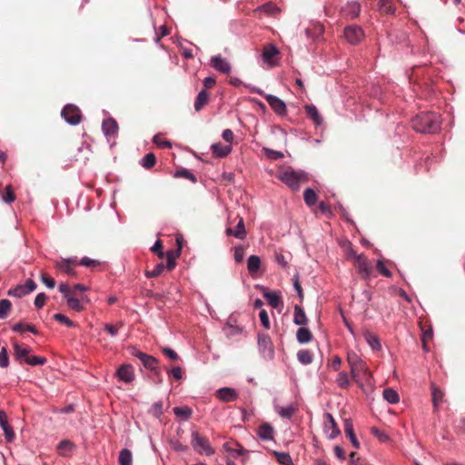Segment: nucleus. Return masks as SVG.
I'll list each match as a JSON object with an SVG mask.
<instances>
[{
	"mask_svg": "<svg viewBox=\"0 0 465 465\" xmlns=\"http://www.w3.org/2000/svg\"><path fill=\"white\" fill-rule=\"evenodd\" d=\"M61 115L71 125H77L81 122L80 110L74 104H66L63 108Z\"/></svg>",
	"mask_w": 465,
	"mask_h": 465,
	"instance_id": "423d86ee",
	"label": "nucleus"
},
{
	"mask_svg": "<svg viewBox=\"0 0 465 465\" xmlns=\"http://www.w3.org/2000/svg\"><path fill=\"white\" fill-rule=\"evenodd\" d=\"M297 359L302 364L307 365L312 361V354L309 350H302L298 351Z\"/></svg>",
	"mask_w": 465,
	"mask_h": 465,
	"instance_id": "58836bf2",
	"label": "nucleus"
},
{
	"mask_svg": "<svg viewBox=\"0 0 465 465\" xmlns=\"http://www.w3.org/2000/svg\"><path fill=\"white\" fill-rule=\"evenodd\" d=\"M117 376L124 382L129 383L133 381L134 379L133 367L128 364L122 365L117 371Z\"/></svg>",
	"mask_w": 465,
	"mask_h": 465,
	"instance_id": "4468645a",
	"label": "nucleus"
},
{
	"mask_svg": "<svg viewBox=\"0 0 465 465\" xmlns=\"http://www.w3.org/2000/svg\"><path fill=\"white\" fill-rule=\"evenodd\" d=\"M416 132L435 134L440 129V116L435 113H422L412 119Z\"/></svg>",
	"mask_w": 465,
	"mask_h": 465,
	"instance_id": "f257e3e1",
	"label": "nucleus"
},
{
	"mask_svg": "<svg viewBox=\"0 0 465 465\" xmlns=\"http://www.w3.org/2000/svg\"><path fill=\"white\" fill-rule=\"evenodd\" d=\"M251 92L257 93V94L264 96L267 103L269 104V105L274 111L275 114H277L279 115H283L286 114V111H287L286 104H285L284 101L282 100L281 98H279L273 94H264V92L258 87H252Z\"/></svg>",
	"mask_w": 465,
	"mask_h": 465,
	"instance_id": "7ed1b4c3",
	"label": "nucleus"
},
{
	"mask_svg": "<svg viewBox=\"0 0 465 465\" xmlns=\"http://www.w3.org/2000/svg\"><path fill=\"white\" fill-rule=\"evenodd\" d=\"M264 151L266 153V155L272 160H278L283 158V153L280 151H275L269 148H264Z\"/></svg>",
	"mask_w": 465,
	"mask_h": 465,
	"instance_id": "680f3d73",
	"label": "nucleus"
},
{
	"mask_svg": "<svg viewBox=\"0 0 465 465\" xmlns=\"http://www.w3.org/2000/svg\"><path fill=\"white\" fill-rule=\"evenodd\" d=\"M336 382L341 388H347L350 384V379L345 371H341L337 375Z\"/></svg>",
	"mask_w": 465,
	"mask_h": 465,
	"instance_id": "de8ad7c7",
	"label": "nucleus"
},
{
	"mask_svg": "<svg viewBox=\"0 0 465 465\" xmlns=\"http://www.w3.org/2000/svg\"><path fill=\"white\" fill-rule=\"evenodd\" d=\"M173 413L183 418V420H189L192 416V410L191 408L184 406V407H174L173 408Z\"/></svg>",
	"mask_w": 465,
	"mask_h": 465,
	"instance_id": "ea45409f",
	"label": "nucleus"
},
{
	"mask_svg": "<svg viewBox=\"0 0 465 465\" xmlns=\"http://www.w3.org/2000/svg\"><path fill=\"white\" fill-rule=\"evenodd\" d=\"M191 444L193 448L200 453H205L206 455H212L214 453L208 440L204 437L201 436L197 431H193L192 433Z\"/></svg>",
	"mask_w": 465,
	"mask_h": 465,
	"instance_id": "39448f33",
	"label": "nucleus"
},
{
	"mask_svg": "<svg viewBox=\"0 0 465 465\" xmlns=\"http://www.w3.org/2000/svg\"><path fill=\"white\" fill-rule=\"evenodd\" d=\"M3 201L6 203H11L15 200V193L11 185L5 187V193L3 194Z\"/></svg>",
	"mask_w": 465,
	"mask_h": 465,
	"instance_id": "5fc2aeb1",
	"label": "nucleus"
},
{
	"mask_svg": "<svg viewBox=\"0 0 465 465\" xmlns=\"http://www.w3.org/2000/svg\"><path fill=\"white\" fill-rule=\"evenodd\" d=\"M296 338L301 344H305L312 340V334L308 328L301 327L297 331Z\"/></svg>",
	"mask_w": 465,
	"mask_h": 465,
	"instance_id": "bb28decb",
	"label": "nucleus"
},
{
	"mask_svg": "<svg viewBox=\"0 0 465 465\" xmlns=\"http://www.w3.org/2000/svg\"><path fill=\"white\" fill-rule=\"evenodd\" d=\"M25 362L32 366L44 365L46 362V359L40 356H29V358L25 359Z\"/></svg>",
	"mask_w": 465,
	"mask_h": 465,
	"instance_id": "603ef678",
	"label": "nucleus"
},
{
	"mask_svg": "<svg viewBox=\"0 0 465 465\" xmlns=\"http://www.w3.org/2000/svg\"><path fill=\"white\" fill-rule=\"evenodd\" d=\"M213 153L217 157H224L232 151L231 145H222L220 143H213L212 145Z\"/></svg>",
	"mask_w": 465,
	"mask_h": 465,
	"instance_id": "f704fd0d",
	"label": "nucleus"
},
{
	"mask_svg": "<svg viewBox=\"0 0 465 465\" xmlns=\"http://www.w3.org/2000/svg\"><path fill=\"white\" fill-rule=\"evenodd\" d=\"M75 264L76 260L74 258L61 259L55 262V265L59 270L70 276H74L75 274V271L74 269Z\"/></svg>",
	"mask_w": 465,
	"mask_h": 465,
	"instance_id": "f8f14e48",
	"label": "nucleus"
},
{
	"mask_svg": "<svg viewBox=\"0 0 465 465\" xmlns=\"http://www.w3.org/2000/svg\"><path fill=\"white\" fill-rule=\"evenodd\" d=\"M324 33V26L317 21L310 22L308 27L305 29L307 38L312 41H318L322 38Z\"/></svg>",
	"mask_w": 465,
	"mask_h": 465,
	"instance_id": "1a4fd4ad",
	"label": "nucleus"
},
{
	"mask_svg": "<svg viewBox=\"0 0 465 465\" xmlns=\"http://www.w3.org/2000/svg\"><path fill=\"white\" fill-rule=\"evenodd\" d=\"M382 395L383 398L391 404L398 403L400 401L398 392L391 388L385 389L382 392Z\"/></svg>",
	"mask_w": 465,
	"mask_h": 465,
	"instance_id": "c9c22d12",
	"label": "nucleus"
},
{
	"mask_svg": "<svg viewBox=\"0 0 465 465\" xmlns=\"http://www.w3.org/2000/svg\"><path fill=\"white\" fill-rule=\"evenodd\" d=\"M168 374L172 375L175 380L179 381L182 379V369L180 367H173L168 371Z\"/></svg>",
	"mask_w": 465,
	"mask_h": 465,
	"instance_id": "774afa93",
	"label": "nucleus"
},
{
	"mask_svg": "<svg viewBox=\"0 0 465 465\" xmlns=\"http://www.w3.org/2000/svg\"><path fill=\"white\" fill-rule=\"evenodd\" d=\"M324 417V432L327 434L328 438L331 440L335 439L340 434V429L338 428V425L333 418V416L326 412L323 415Z\"/></svg>",
	"mask_w": 465,
	"mask_h": 465,
	"instance_id": "6e6552de",
	"label": "nucleus"
},
{
	"mask_svg": "<svg viewBox=\"0 0 465 465\" xmlns=\"http://www.w3.org/2000/svg\"><path fill=\"white\" fill-rule=\"evenodd\" d=\"M67 305L71 309L81 312L84 310V306L82 305V302H88V298L86 296L82 297V299H77L73 296H69L67 299Z\"/></svg>",
	"mask_w": 465,
	"mask_h": 465,
	"instance_id": "7c9ffc66",
	"label": "nucleus"
},
{
	"mask_svg": "<svg viewBox=\"0 0 465 465\" xmlns=\"http://www.w3.org/2000/svg\"><path fill=\"white\" fill-rule=\"evenodd\" d=\"M208 100L209 94L205 90L200 91L194 102L195 111L198 112L202 110V108L207 104Z\"/></svg>",
	"mask_w": 465,
	"mask_h": 465,
	"instance_id": "72a5a7b5",
	"label": "nucleus"
},
{
	"mask_svg": "<svg viewBox=\"0 0 465 465\" xmlns=\"http://www.w3.org/2000/svg\"><path fill=\"white\" fill-rule=\"evenodd\" d=\"M442 399H443V392L440 389H438L437 387H435L433 385L432 386V402H433V407L435 410L438 409L439 404L442 401Z\"/></svg>",
	"mask_w": 465,
	"mask_h": 465,
	"instance_id": "79ce46f5",
	"label": "nucleus"
},
{
	"mask_svg": "<svg viewBox=\"0 0 465 465\" xmlns=\"http://www.w3.org/2000/svg\"><path fill=\"white\" fill-rule=\"evenodd\" d=\"M143 365L146 369L153 371L154 374L159 377L158 381L162 382V378L160 377V370L158 368V361L154 357L148 355Z\"/></svg>",
	"mask_w": 465,
	"mask_h": 465,
	"instance_id": "393cba45",
	"label": "nucleus"
},
{
	"mask_svg": "<svg viewBox=\"0 0 465 465\" xmlns=\"http://www.w3.org/2000/svg\"><path fill=\"white\" fill-rule=\"evenodd\" d=\"M347 361L351 367V372L353 378H356V369L364 361L354 351H350L347 354Z\"/></svg>",
	"mask_w": 465,
	"mask_h": 465,
	"instance_id": "aec40b11",
	"label": "nucleus"
},
{
	"mask_svg": "<svg viewBox=\"0 0 465 465\" xmlns=\"http://www.w3.org/2000/svg\"><path fill=\"white\" fill-rule=\"evenodd\" d=\"M277 177L293 191L300 189L301 184L308 181V175L303 171L285 170Z\"/></svg>",
	"mask_w": 465,
	"mask_h": 465,
	"instance_id": "f03ea898",
	"label": "nucleus"
},
{
	"mask_svg": "<svg viewBox=\"0 0 465 465\" xmlns=\"http://www.w3.org/2000/svg\"><path fill=\"white\" fill-rule=\"evenodd\" d=\"M258 348L260 354L266 361H271L274 358V348L270 336L266 333L258 334Z\"/></svg>",
	"mask_w": 465,
	"mask_h": 465,
	"instance_id": "20e7f679",
	"label": "nucleus"
},
{
	"mask_svg": "<svg viewBox=\"0 0 465 465\" xmlns=\"http://www.w3.org/2000/svg\"><path fill=\"white\" fill-rule=\"evenodd\" d=\"M344 38L351 44V45H357L359 44L364 37L363 30L355 25H349L345 27L344 32Z\"/></svg>",
	"mask_w": 465,
	"mask_h": 465,
	"instance_id": "0eeeda50",
	"label": "nucleus"
},
{
	"mask_svg": "<svg viewBox=\"0 0 465 465\" xmlns=\"http://www.w3.org/2000/svg\"><path fill=\"white\" fill-rule=\"evenodd\" d=\"M102 129L106 137L113 136L117 133L118 125L114 119L108 118L103 122Z\"/></svg>",
	"mask_w": 465,
	"mask_h": 465,
	"instance_id": "412c9836",
	"label": "nucleus"
},
{
	"mask_svg": "<svg viewBox=\"0 0 465 465\" xmlns=\"http://www.w3.org/2000/svg\"><path fill=\"white\" fill-rule=\"evenodd\" d=\"M261 267V259L257 255H251L247 260V269L252 276L257 273Z\"/></svg>",
	"mask_w": 465,
	"mask_h": 465,
	"instance_id": "b1692460",
	"label": "nucleus"
},
{
	"mask_svg": "<svg viewBox=\"0 0 465 465\" xmlns=\"http://www.w3.org/2000/svg\"><path fill=\"white\" fill-rule=\"evenodd\" d=\"M216 395L222 401L231 402L238 398V393L232 388L223 387L216 391Z\"/></svg>",
	"mask_w": 465,
	"mask_h": 465,
	"instance_id": "ddd939ff",
	"label": "nucleus"
},
{
	"mask_svg": "<svg viewBox=\"0 0 465 465\" xmlns=\"http://www.w3.org/2000/svg\"><path fill=\"white\" fill-rule=\"evenodd\" d=\"M11 309V302L6 299L0 301V319H5Z\"/></svg>",
	"mask_w": 465,
	"mask_h": 465,
	"instance_id": "8fccbe9b",
	"label": "nucleus"
},
{
	"mask_svg": "<svg viewBox=\"0 0 465 465\" xmlns=\"http://www.w3.org/2000/svg\"><path fill=\"white\" fill-rule=\"evenodd\" d=\"M133 455L128 449H124L119 454V464L120 465H132Z\"/></svg>",
	"mask_w": 465,
	"mask_h": 465,
	"instance_id": "4c0bfd02",
	"label": "nucleus"
},
{
	"mask_svg": "<svg viewBox=\"0 0 465 465\" xmlns=\"http://www.w3.org/2000/svg\"><path fill=\"white\" fill-rule=\"evenodd\" d=\"M245 255V249L243 246L239 245L234 248V260L237 263L243 261Z\"/></svg>",
	"mask_w": 465,
	"mask_h": 465,
	"instance_id": "4d7b16f0",
	"label": "nucleus"
},
{
	"mask_svg": "<svg viewBox=\"0 0 465 465\" xmlns=\"http://www.w3.org/2000/svg\"><path fill=\"white\" fill-rule=\"evenodd\" d=\"M211 65L223 74H227L232 71L231 64L220 54L211 58Z\"/></svg>",
	"mask_w": 465,
	"mask_h": 465,
	"instance_id": "9b49d317",
	"label": "nucleus"
},
{
	"mask_svg": "<svg viewBox=\"0 0 465 465\" xmlns=\"http://www.w3.org/2000/svg\"><path fill=\"white\" fill-rule=\"evenodd\" d=\"M279 54V49L273 45H265L262 51V61L270 67L276 65V56Z\"/></svg>",
	"mask_w": 465,
	"mask_h": 465,
	"instance_id": "9d476101",
	"label": "nucleus"
},
{
	"mask_svg": "<svg viewBox=\"0 0 465 465\" xmlns=\"http://www.w3.org/2000/svg\"><path fill=\"white\" fill-rule=\"evenodd\" d=\"M380 10L386 14H393L395 8L392 6L390 0H380L379 2Z\"/></svg>",
	"mask_w": 465,
	"mask_h": 465,
	"instance_id": "3c124183",
	"label": "nucleus"
},
{
	"mask_svg": "<svg viewBox=\"0 0 465 465\" xmlns=\"http://www.w3.org/2000/svg\"><path fill=\"white\" fill-rule=\"evenodd\" d=\"M7 293L9 296H14L17 298H21L28 294L23 284H18L15 288L10 289Z\"/></svg>",
	"mask_w": 465,
	"mask_h": 465,
	"instance_id": "49530a36",
	"label": "nucleus"
},
{
	"mask_svg": "<svg viewBox=\"0 0 465 465\" xmlns=\"http://www.w3.org/2000/svg\"><path fill=\"white\" fill-rule=\"evenodd\" d=\"M333 451H334V454L337 457V459H339L341 461L345 460V459H346L345 451L341 446H339V445L334 446Z\"/></svg>",
	"mask_w": 465,
	"mask_h": 465,
	"instance_id": "338daca9",
	"label": "nucleus"
},
{
	"mask_svg": "<svg viewBox=\"0 0 465 465\" xmlns=\"http://www.w3.org/2000/svg\"><path fill=\"white\" fill-rule=\"evenodd\" d=\"M15 356L18 361H25L26 358H29L31 351L29 347L22 346L17 342L14 343Z\"/></svg>",
	"mask_w": 465,
	"mask_h": 465,
	"instance_id": "5701e85b",
	"label": "nucleus"
},
{
	"mask_svg": "<svg viewBox=\"0 0 465 465\" xmlns=\"http://www.w3.org/2000/svg\"><path fill=\"white\" fill-rule=\"evenodd\" d=\"M164 269V265L163 263L157 264L152 271L146 272V277L153 278L159 276Z\"/></svg>",
	"mask_w": 465,
	"mask_h": 465,
	"instance_id": "bf43d9fd",
	"label": "nucleus"
},
{
	"mask_svg": "<svg viewBox=\"0 0 465 465\" xmlns=\"http://www.w3.org/2000/svg\"><path fill=\"white\" fill-rule=\"evenodd\" d=\"M46 302V296L45 293H38L35 299V305L37 308H42Z\"/></svg>",
	"mask_w": 465,
	"mask_h": 465,
	"instance_id": "69168bd1",
	"label": "nucleus"
},
{
	"mask_svg": "<svg viewBox=\"0 0 465 465\" xmlns=\"http://www.w3.org/2000/svg\"><path fill=\"white\" fill-rule=\"evenodd\" d=\"M0 426L4 430L5 437L7 441H12L15 438V433L12 428L8 425L7 415L4 411H0Z\"/></svg>",
	"mask_w": 465,
	"mask_h": 465,
	"instance_id": "2eb2a0df",
	"label": "nucleus"
},
{
	"mask_svg": "<svg viewBox=\"0 0 465 465\" xmlns=\"http://www.w3.org/2000/svg\"><path fill=\"white\" fill-rule=\"evenodd\" d=\"M358 376H361L362 379H364L366 381L371 380V374L366 365L365 362L361 363L357 369H356V378Z\"/></svg>",
	"mask_w": 465,
	"mask_h": 465,
	"instance_id": "a19ab883",
	"label": "nucleus"
},
{
	"mask_svg": "<svg viewBox=\"0 0 465 465\" xmlns=\"http://www.w3.org/2000/svg\"><path fill=\"white\" fill-rule=\"evenodd\" d=\"M57 448L62 455H67L72 451L74 444L70 440H64L58 444Z\"/></svg>",
	"mask_w": 465,
	"mask_h": 465,
	"instance_id": "a18cd8bd",
	"label": "nucleus"
},
{
	"mask_svg": "<svg viewBox=\"0 0 465 465\" xmlns=\"http://www.w3.org/2000/svg\"><path fill=\"white\" fill-rule=\"evenodd\" d=\"M341 12L345 16L355 18L361 12V5L358 2L351 1L347 3L346 5L342 7Z\"/></svg>",
	"mask_w": 465,
	"mask_h": 465,
	"instance_id": "a211bd4d",
	"label": "nucleus"
},
{
	"mask_svg": "<svg viewBox=\"0 0 465 465\" xmlns=\"http://www.w3.org/2000/svg\"><path fill=\"white\" fill-rule=\"evenodd\" d=\"M175 177H183L188 179L193 183L196 182L195 175L187 169L179 170L174 174Z\"/></svg>",
	"mask_w": 465,
	"mask_h": 465,
	"instance_id": "864d4df0",
	"label": "nucleus"
},
{
	"mask_svg": "<svg viewBox=\"0 0 465 465\" xmlns=\"http://www.w3.org/2000/svg\"><path fill=\"white\" fill-rule=\"evenodd\" d=\"M258 436L262 440H270L273 438V429L269 424L262 425L258 430Z\"/></svg>",
	"mask_w": 465,
	"mask_h": 465,
	"instance_id": "473e14b6",
	"label": "nucleus"
},
{
	"mask_svg": "<svg viewBox=\"0 0 465 465\" xmlns=\"http://www.w3.org/2000/svg\"><path fill=\"white\" fill-rule=\"evenodd\" d=\"M277 460L282 465H294L292 459L287 452H275Z\"/></svg>",
	"mask_w": 465,
	"mask_h": 465,
	"instance_id": "c03bdc74",
	"label": "nucleus"
},
{
	"mask_svg": "<svg viewBox=\"0 0 465 465\" xmlns=\"http://www.w3.org/2000/svg\"><path fill=\"white\" fill-rule=\"evenodd\" d=\"M356 260V266L359 269L360 272L362 274L364 278H368L371 275V266L369 260L364 257L362 254H359Z\"/></svg>",
	"mask_w": 465,
	"mask_h": 465,
	"instance_id": "dca6fc26",
	"label": "nucleus"
},
{
	"mask_svg": "<svg viewBox=\"0 0 465 465\" xmlns=\"http://www.w3.org/2000/svg\"><path fill=\"white\" fill-rule=\"evenodd\" d=\"M344 431L346 436L350 439L352 446L355 449H360V442L354 433L353 424L350 419H346L344 421Z\"/></svg>",
	"mask_w": 465,
	"mask_h": 465,
	"instance_id": "6ab92c4d",
	"label": "nucleus"
},
{
	"mask_svg": "<svg viewBox=\"0 0 465 465\" xmlns=\"http://www.w3.org/2000/svg\"><path fill=\"white\" fill-rule=\"evenodd\" d=\"M304 202L308 206H312L317 202V194L312 188H307L303 193Z\"/></svg>",
	"mask_w": 465,
	"mask_h": 465,
	"instance_id": "e433bc0d",
	"label": "nucleus"
},
{
	"mask_svg": "<svg viewBox=\"0 0 465 465\" xmlns=\"http://www.w3.org/2000/svg\"><path fill=\"white\" fill-rule=\"evenodd\" d=\"M263 297L266 299L269 305L272 308H278L281 304V298L276 292H264Z\"/></svg>",
	"mask_w": 465,
	"mask_h": 465,
	"instance_id": "c756f323",
	"label": "nucleus"
},
{
	"mask_svg": "<svg viewBox=\"0 0 465 465\" xmlns=\"http://www.w3.org/2000/svg\"><path fill=\"white\" fill-rule=\"evenodd\" d=\"M255 11H260V12H262L268 15H276L277 14L280 13V9L278 8V6H276L272 2H268L262 5H260L259 7H257L255 9Z\"/></svg>",
	"mask_w": 465,
	"mask_h": 465,
	"instance_id": "2f4dec72",
	"label": "nucleus"
},
{
	"mask_svg": "<svg viewBox=\"0 0 465 465\" xmlns=\"http://www.w3.org/2000/svg\"><path fill=\"white\" fill-rule=\"evenodd\" d=\"M9 365V357L7 353V350L5 347H3L0 351V367L7 368Z\"/></svg>",
	"mask_w": 465,
	"mask_h": 465,
	"instance_id": "6e6d98bb",
	"label": "nucleus"
},
{
	"mask_svg": "<svg viewBox=\"0 0 465 465\" xmlns=\"http://www.w3.org/2000/svg\"><path fill=\"white\" fill-rule=\"evenodd\" d=\"M275 411L282 418L291 419L296 411V408L293 404H289L287 406H276Z\"/></svg>",
	"mask_w": 465,
	"mask_h": 465,
	"instance_id": "cd10ccee",
	"label": "nucleus"
},
{
	"mask_svg": "<svg viewBox=\"0 0 465 465\" xmlns=\"http://www.w3.org/2000/svg\"><path fill=\"white\" fill-rule=\"evenodd\" d=\"M260 321L262 322V325L266 329L269 330L271 327L270 320L268 313L265 310H262L259 313Z\"/></svg>",
	"mask_w": 465,
	"mask_h": 465,
	"instance_id": "052dcab7",
	"label": "nucleus"
},
{
	"mask_svg": "<svg viewBox=\"0 0 465 465\" xmlns=\"http://www.w3.org/2000/svg\"><path fill=\"white\" fill-rule=\"evenodd\" d=\"M308 319L306 317V314L302 307L299 305H295L294 307V317H293V322L296 325L304 326L307 324Z\"/></svg>",
	"mask_w": 465,
	"mask_h": 465,
	"instance_id": "a878e982",
	"label": "nucleus"
},
{
	"mask_svg": "<svg viewBox=\"0 0 465 465\" xmlns=\"http://www.w3.org/2000/svg\"><path fill=\"white\" fill-rule=\"evenodd\" d=\"M99 263L100 262L98 261L88 258V257H83L79 262L80 265L86 266V267L98 265Z\"/></svg>",
	"mask_w": 465,
	"mask_h": 465,
	"instance_id": "0e129e2a",
	"label": "nucleus"
},
{
	"mask_svg": "<svg viewBox=\"0 0 465 465\" xmlns=\"http://www.w3.org/2000/svg\"><path fill=\"white\" fill-rule=\"evenodd\" d=\"M377 269L380 272V273L382 274L383 276H385V277L391 276V272L385 267L382 260H379L377 262Z\"/></svg>",
	"mask_w": 465,
	"mask_h": 465,
	"instance_id": "e2e57ef3",
	"label": "nucleus"
},
{
	"mask_svg": "<svg viewBox=\"0 0 465 465\" xmlns=\"http://www.w3.org/2000/svg\"><path fill=\"white\" fill-rule=\"evenodd\" d=\"M163 412V404L162 401L154 402L149 410V413L157 419H159L162 416Z\"/></svg>",
	"mask_w": 465,
	"mask_h": 465,
	"instance_id": "37998d69",
	"label": "nucleus"
},
{
	"mask_svg": "<svg viewBox=\"0 0 465 465\" xmlns=\"http://www.w3.org/2000/svg\"><path fill=\"white\" fill-rule=\"evenodd\" d=\"M54 319L61 323L65 324L68 327H74V323L68 317L62 313H55Z\"/></svg>",
	"mask_w": 465,
	"mask_h": 465,
	"instance_id": "13d9d810",
	"label": "nucleus"
},
{
	"mask_svg": "<svg viewBox=\"0 0 465 465\" xmlns=\"http://www.w3.org/2000/svg\"><path fill=\"white\" fill-rule=\"evenodd\" d=\"M363 337H364L366 342L368 343V345L373 351H380L381 349V344L380 342V339L376 334H374L369 331H366L363 333Z\"/></svg>",
	"mask_w": 465,
	"mask_h": 465,
	"instance_id": "4be33fe9",
	"label": "nucleus"
},
{
	"mask_svg": "<svg viewBox=\"0 0 465 465\" xmlns=\"http://www.w3.org/2000/svg\"><path fill=\"white\" fill-rule=\"evenodd\" d=\"M305 111L308 116L314 122L316 125H320L322 123V118L320 115L318 109L316 106L312 104H308L305 106Z\"/></svg>",
	"mask_w": 465,
	"mask_h": 465,
	"instance_id": "c85d7f7f",
	"label": "nucleus"
},
{
	"mask_svg": "<svg viewBox=\"0 0 465 465\" xmlns=\"http://www.w3.org/2000/svg\"><path fill=\"white\" fill-rule=\"evenodd\" d=\"M227 235H232L237 239L243 240L246 237V230L243 223V219L240 218L239 222L234 229L227 228L226 229Z\"/></svg>",
	"mask_w": 465,
	"mask_h": 465,
	"instance_id": "f3484780",
	"label": "nucleus"
},
{
	"mask_svg": "<svg viewBox=\"0 0 465 465\" xmlns=\"http://www.w3.org/2000/svg\"><path fill=\"white\" fill-rule=\"evenodd\" d=\"M141 164L144 167V168H151L153 167L154 164H155V156L153 153H149L147 154H145L143 159L141 160Z\"/></svg>",
	"mask_w": 465,
	"mask_h": 465,
	"instance_id": "09e8293b",
	"label": "nucleus"
}]
</instances>
